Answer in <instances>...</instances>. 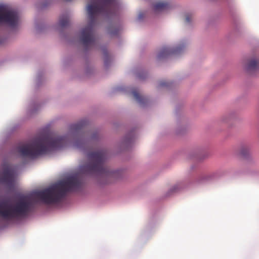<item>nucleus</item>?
Instances as JSON below:
<instances>
[{
	"mask_svg": "<svg viewBox=\"0 0 259 259\" xmlns=\"http://www.w3.org/2000/svg\"><path fill=\"white\" fill-rule=\"evenodd\" d=\"M2 172L0 174V184L11 188L15 185V172L13 167L7 162L2 165Z\"/></svg>",
	"mask_w": 259,
	"mask_h": 259,
	"instance_id": "nucleus-7",
	"label": "nucleus"
},
{
	"mask_svg": "<svg viewBox=\"0 0 259 259\" xmlns=\"http://www.w3.org/2000/svg\"><path fill=\"white\" fill-rule=\"evenodd\" d=\"M192 18L191 15L187 14L186 15L185 21L186 23H190Z\"/></svg>",
	"mask_w": 259,
	"mask_h": 259,
	"instance_id": "nucleus-14",
	"label": "nucleus"
},
{
	"mask_svg": "<svg viewBox=\"0 0 259 259\" xmlns=\"http://www.w3.org/2000/svg\"><path fill=\"white\" fill-rule=\"evenodd\" d=\"M132 94L133 95L135 99L140 104H144L146 103L147 101V99L144 97L141 96L138 91L134 90L132 92Z\"/></svg>",
	"mask_w": 259,
	"mask_h": 259,
	"instance_id": "nucleus-13",
	"label": "nucleus"
},
{
	"mask_svg": "<svg viewBox=\"0 0 259 259\" xmlns=\"http://www.w3.org/2000/svg\"><path fill=\"white\" fill-rule=\"evenodd\" d=\"M68 142L67 137L46 134L35 138L30 143L19 145L17 151L23 157L35 158L64 147Z\"/></svg>",
	"mask_w": 259,
	"mask_h": 259,
	"instance_id": "nucleus-1",
	"label": "nucleus"
},
{
	"mask_svg": "<svg viewBox=\"0 0 259 259\" xmlns=\"http://www.w3.org/2000/svg\"><path fill=\"white\" fill-rule=\"evenodd\" d=\"M87 122L84 120L73 124L70 126V132L72 134H78L82 132Z\"/></svg>",
	"mask_w": 259,
	"mask_h": 259,
	"instance_id": "nucleus-9",
	"label": "nucleus"
},
{
	"mask_svg": "<svg viewBox=\"0 0 259 259\" xmlns=\"http://www.w3.org/2000/svg\"><path fill=\"white\" fill-rule=\"evenodd\" d=\"M76 147L80 148L81 147V146L78 143V142L76 143Z\"/></svg>",
	"mask_w": 259,
	"mask_h": 259,
	"instance_id": "nucleus-16",
	"label": "nucleus"
},
{
	"mask_svg": "<svg viewBox=\"0 0 259 259\" xmlns=\"http://www.w3.org/2000/svg\"><path fill=\"white\" fill-rule=\"evenodd\" d=\"M19 15L15 10L6 5H0V24L5 23L12 27H15L18 23ZM2 40L0 38V44Z\"/></svg>",
	"mask_w": 259,
	"mask_h": 259,
	"instance_id": "nucleus-6",
	"label": "nucleus"
},
{
	"mask_svg": "<svg viewBox=\"0 0 259 259\" xmlns=\"http://www.w3.org/2000/svg\"><path fill=\"white\" fill-rule=\"evenodd\" d=\"M176 190V187H175V188H174V191H175Z\"/></svg>",
	"mask_w": 259,
	"mask_h": 259,
	"instance_id": "nucleus-17",
	"label": "nucleus"
},
{
	"mask_svg": "<svg viewBox=\"0 0 259 259\" xmlns=\"http://www.w3.org/2000/svg\"><path fill=\"white\" fill-rule=\"evenodd\" d=\"M89 162L82 165L80 171L87 175H96L102 177L116 178L120 171L110 170L105 164L106 153L104 150H97L88 154Z\"/></svg>",
	"mask_w": 259,
	"mask_h": 259,
	"instance_id": "nucleus-4",
	"label": "nucleus"
},
{
	"mask_svg": "<svg viewBox=\"0 0 259 259\" xmlns=\"http://www.w3.org/2000/svg\"><path fill=\"white\" fill-rule=\"evenodd\" d=\"M31 207V202L28 197L21 198L14 204L4 201L0 202V216L9 220L24 218L29 213Z\"/></svg>",
	"mask_w": 259,
	"mask_h": 259,
	"instance_id": "nucleus-5",
	"label": "nucleus"
},
{
	"mask_svg": "<svg viewBox=\"0 0 259 259\" xmlns=\"http://www.w3.org/2000/svg\"><path fill=\"white\" fill-rule=\"evenodd\" d=\"M169 4L167 2L164 1L158 2L153 5V9L155 12L166 10L169 9Z\"/></svg>",
	"mask_w": 259,
	"mask_h": 259,
	"instance_id": "nucleus-11",
	"label": "nucleus"
},
{
	"mask_svg": "<svg viewBox=\"0 0 259 259\" xmlns=\"http://www.w3.org/2000/svg\"><path fill=\"white\" fill-rule=\"evenodd\" d=\"M69 23V17L67 14L63 15L60 17L59 25L61 27H66L68 25Z\"/></svg>",
	"mask_w": 259,
	"mask_h": 259,
	"instance_id": "nucleus-12",
	"label": "nucleus"
},
{
	"mask_svg": "<svg viewBox=\"0 0 259 259\" xmlns=\"http://www.w3.org/2000/svg\"><path fill=\"white\" fill-rule=\"evenodd\" d=\"M81 184L78 176H73L43 190L33 192L32 197L46 204L57 203L61 201L67 192L78 189Z\"/></svg>",
	"mask_w": 259,
	"mask_h": 259,
	"instance_id": "nucleus-2",
	"label": "nucleus"
},
{
	"mask_svg": "<svg viewBox=\"0 0 259 259\" xmlns=\"http://www.w3.org/2000/svg\"><path fill=\"white\" fill-rule=\"evenodd\" d=\"M159 85L160 87H164V86H167V83L164 81H161L159 82Z\"/></svg>",
	"mask_w": 259,
	"mask_h": 259,
	"instance_id": "nucleus-15",
	"label": "nucleus"
},
{
	"mask_svg": "<svg viewBox=\"0 0 259 259\" xmlns=\"http://www.w3.org/2000/svg\"><path fill=\"white\" fill-rule=\"evenodd\" d=\"M259 69V60L252 59L250 60L246 67V69L247 72L251 73Z\"/></svg>",
	"mask_w": 259,
	"mask_h": 259,
	"instance_id": "nucleus-10",
	"label": "nucleus"
},
{
	"mask_svg": "<svg viewBox=\"0 0 259 259\" xmlns=\"http://www.w3.org/2000/svg\"><path fill=\"white\" fill-rule=\"evenodd\" d=\"M184 48V46H179L175 48L163 47L161 49L158 55L159 59H162L167 57L170 55L178 54L180 53Z\"/></svg>",
	"mask_w": 259,
	"mask_h": 259,
	"instance_id": "nucleus-8",
	"label": "nucleus"
},
{
	"mask_svg": "<svg viewBox=\"0 0 259 259\" xmlns=\"http://www.w3.org/2000/svg\"><path fill=\"white\" fill-rule=\"evenodd\" d=\"M103 3L93 2L87 7L90 20L89 24L81 32L80 40L85 48L93 45L95 42L94 33V26L97 17L100 15L109 16L114 13L115 0H102Z\"/></svg>",
	"mask_w": 259,
	"mask_h": 259,
	"instance_id": "nucleus-3",
	"label": "nucleus"
}]
</instances>
